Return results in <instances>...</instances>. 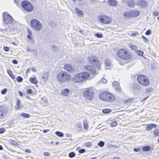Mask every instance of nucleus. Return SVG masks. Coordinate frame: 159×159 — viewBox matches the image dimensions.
Returning a JSON list of instances; mask_svg holds the SVG:
<instances>
[{
    "mask_svg": "<svg viewBox=\"0 0 159 159\" xmlns=\"http://www.w3.org/2000/svg\"><path fill=\"white\" fill-rule=\"evenodd\" d=\"M117 56L120 59L118 61L119 63L123 65L129 62L132 58L131 53L126 49L122 48L119 49L116 52Z\"/></svg>",
    "mask_w": 159,
    "mask_h": 159,
    "instance_id": "obj_1",
    "label": "nucleus"
},
{
    "mask_svg": "<svg viewBox=\"0 0 159 159\" xmlns=\"http://www.w3.org/2000/svg\"><path fill=\"white\" fill-rule=\"evenodd\" d=\"M88 61L89 64H91L94 67L91 66H87L86 67V69L91 74L94 75L95 73L94 68H96L98 69H99L100 64L98 61V58L94 56H92L89 57Z\"/></svg>",
    "mask_w": 159,
    "mask_h": 159,
    "instance_id": "obj_2",
    "label": "nucleus"
},
{
    "mask_svg": "<svg viewBox=\"0 0 159 159\" xmlns=\"http://www.w3.org/2000/svg\"><path fill=\"white\" fill-rule=\"evenodd\" d=\"M70 79V75L66 71H61L57 75V80L61 83L68 81Z\"/></svg>",
    "mask_w": 159,
    "mask_h": 159,
    "instance_id": "obj_3",
    "label": "nucleus"
},
{
    "mask_svg": "<svg viewBox=\"0 0 159 159\" xmlns=\"http://www.w3.org/2000/svg\"><path fill=\"white\" fill-rule=\"evenodd\" d=\"M83 96L87 101H91L94 97V91L93 89L89 88L84 89L83 91Z\"/></svg>",
    "mask_w": 159,
    "mask_h": 159,
    "instance_id": "obj_4",
    "label": "nucleus"
},
{
    "mask_svg": "<svg viewBox=\"0 0 159 159\" xmlns=\"http://www.w3.org/2000/svg\"><path fill=\"white\" fill-rule=\"evenodd\" d=\"M30 25L32 29L36 31L41 30L42 26L41 23L38 20L33 19L30 21Z\"/></svg>",
    "mask_w": 159,
    "mask_h": 159,
    "instance_id": "obj_5",
    "label": "nucleus"
},
{
    "mask_svg": "<svg viewBox=\"0 0 159 159\" xmlns=\"http://www.w3.org/2000/svg\"><path fill=\"white\" fill-rule=\"evenodd\" d=\"M3 22L6 25L13 24L15 20L12 16L8 13L4 12L2 14Z\"/></svg>",
    "mask_w": 159,
    "mask_h": 159,
    "instance_id": "obj_6",
    "label": "nucleus"
},
{
    "mask_svg": "<svg viewBox=\"0 0 159 159\" xmlns=\"http://www.w3.org/2000/svg\"><path fill=\"white\" fill-rule=\"evenodd\" d=\"M138 82L144 86H147L149 84V81L148 77L144 75H139L137 76Z\"/></svg>",
    "mask_w": 159,
    "mask_h": 159,
    "instance_id": "obj_7",
    "label": "nucleus"
},
{
    "mask_svg": "<svg viewBox=\"0 0 159 159\" xmlns=\"http://www.w3.org/2000/svg\"><path fill=\"white\" fill-rule=\"evenodd\" d=\"M21 7L26 11L28 12L32 11L33 9L32 5L28 1H23L21 4Z\"/></svg>",
    "mask_w": 159,
    "mask_h": 159,
    "instance_id": "obj_8",
    "label": "nucleus"
},
{
    "mask_svg": "<svg viewBox=\"0 0 159 159\" xmlns=\"http://www.w3.org/2000/svg\"><path fill=\"white\" fill-rule=\"evenodd\" d=\"M98 20L101 23L105 24H109L111 21V18L109 17L106 16H99Z\"/></svg>",
    "mask_w": 159,
    "mask_h": 159,
    "instance_id": "obj_9",
    "label": "nucleus"
},
{
    "mask_svg": "<svg viewBox=\"0 0 159 159\" xmlns=\"http://www.w3.org/2000/svg\"><path fill=\"white\" fill-rule=\"evenodd\" d=\"M72 80L75 83H79L83 81L80 73L75 74L72 78Z\"/></svg>",
    "mask_w": 159,
    "mask_h": 159,
    "instance_id": "obj_10",
    "label": "nucleus"
},
{
    "mask_svg": "<svg viewBox=\"0 0 159 159\" xmlns=\"http://www.w3.org/2000/svg\"><path fill=\"white\" fill-rule=\"evenodd\" d=\"M64 69L67 71L72 73L74 70V68L70 64H66L64 65Z\"/></svg>",
    "mask_w": 159,
    "mask_h": 159,
    "instance_id": "obj_11",
    "label": "nucleus"
},
{
    "mask_svg": "<svg viewBox=\"0 0 159 159\" xmlns=\"http://www.w3.org/2000/svg\"><path fill=\"white\" fill-rule=\"evenodd\" d=\"M106 96L105 100L106 101L111 102L115 100V98L113 95L108 92H107V94Z\"/></svg>",
    "mask_w": 159,
    "mask_h": 159,
    "instance_id": "obj_12",
    "label": "nucleus"
},
{
    "mask_svg": "<svg viewBox=\"0 0 159 159\" xmlns=\"http://www.w3.org/2000/svg\"><path fill=\"white\" fill-rule=\"evenodd\" d=\"M136 4L141 7H144L147 6L148 3L146 1L141 0L138 1L136 2Z\"/></svg>",
    "mask_w": 159,
    "mask_h": 159,
    "instance_id": "obj_13",
    "label": "nucleus"
},
{
    "mask_svg": "<svg viewBox=\"0 0 159 159\" xmlns=\"http://www.w3.org/2000/svg\"><path fill=\"white\" fill-rule=\"evenodd\" d=\"M112 86L117 91L120 92L121 90L120 87L118 82L116 81L113 82L112 83Z\"/></svg>",
    "mask_w": 159,
    "mask_h": 159,
    "instance_id": "obj_14",
    "label": "nucleus"
},
{
    "mask_svg": "<svg viewBox=\"0 0 159 159\" xmlns=\"http://www.w3.org/2000/svg\"><path fill=\"white\" fill-rule=\"evenodd\" d=\"M80 73L83 81L88 78L89 76V74L86 72H84Z\"/></svg>",
    "mask_w": 159,
    "mask_h": 159,
    "instance_id": "obj_15",
    "label": "nucleus"
},
{
    "mask_svg": "<svg viewBox=\"0 0 159 159\" xmlns=\"http://www.w3.org/2000/svg\"><path fill=\"white\" fill-rule=\"evenodd\" d=\"M131 16L132 17H135L139 16L140 14V12L135 10H131Z\"/></svg>",
    "mask_w": 159,
    "mask_h": 159,
    "instance_id": "obj_16",
    "label": "nucleus"
},
{
    "mask_svg": "<svg viewBox=\"0 0 159 159\" xmlns=\"http://www.w3.org/2000/svg\"><path fill=\"white\" fill-rule=\"evenodd\" d=\"M107 94V92H101L99 94V97L101 100L105 101Z\"/></svg>",
    "mask_w": 159,
    "mask_h": 159,
    "instance_id": "obj_17",
    "label": "nucleus"
},
{
    "mask_svg": "<svg viewBox=\"0 0 159 159\" xmlns=\"http://www.w3.org/2000/svg\"><path fill=\"white\" fill-rule=\"evenodd\" d=\"M123 15L125 19H128L132 17L131 11L124 12H123Z\"/></svg>",
    "mask_w": 159,
    "mask_h": 159,
    "instance_id": "obj_18",
    "label": "nucleus"
},
{
    "mask_svg": "<svg viewBox=\"0 0 159 159\" xmlns=\"http://www.w3.org/2000/svg\"><path fill=\"white\" fill-rule=\"evenodd\" d=\"M75 13L77 14L78 16H83V13L82 11L77 7H75Z\"/></svg>",
    "mask_w": 159,
    "mask_h": 159,
    "instance_id": "obj_19",
    "label": "nucleus"
},
{
    "mask_svg": "<svg viewBox=\"0 0 159 159\" xmlns=\"http://www.w3.org/2000/svg\"><path fill=\"white\" fill-rule=\"evenodd\" d=\"M157 127V125L155 124H149L146 127V130H150L152 129V128H156Z\"/></svg>",
    "mask_w": 159,
    "mask_h": 159,
    "instance_id": "obj_20",
    "label": "nucleus"
},
{
    "mask_svg": "<svg viewBox=\"0 0 159 159\" xmlns=\"http://www.w3.org/2000/svg\"><path fill=\"white\" fill-rule=\"evenodd\" d=\"M105 64L106 66V69H109L111 66V62L110 60L109 59H106L105 62Z\"/></svg>",
    "mask_w": 159,
    "mask_h": 159,
    "instance_id": "obj_21",
    "label": "nucleus"
},
{
    "mask_svg": "<svg viewBox=\"0 0 159 159\" xmlns=\"http://www.w3.org/2000/svg\"><path fill=\"white\" fill-rule=\"evenodd\" d=\"M127 6L129 7H133L135 5L133 0H129L127 2Z\"/></svg>",
    "mask_w": 159,
    "mask_h": 159,
    "instance_id": "obj_22",
    "label": "nucleus"
},
{
    "mask_svg": "<svg viewBox=\"0 0 159 159\" xmlns=\"http://www.w3.org/2000/svg\"><path fill=\"white\" fill-rule=\"evenodd\" d=\"M48 73L45 72L42 74V79L44 82L48 80Z\"/></svg>",
    "mask_w": 159,
    "mask_h": 159,
    "instance_id": "obj_23",
    "label": "nucleus"
},
{
    "mask_svg": "<svg viewBox=\"0 0 159 159\" xmlns=\"http://www.w3.org/2000/svg\"><path fill=\"white\" fill-rule=\"evenodd\" d=\"M108 3L110 6H116L117 4V2L116 0H109Z\"/></svg>",
    "mask_w": 159,
    "mask_h": 159,
    "instance_id": "obj_24",
    "label": "nucleus"
},
{
    "mask_svg": "<svg viewBox=\"0 0 159 159\" xmlns=\"http://www.w3.org/2000/svg\"><path fill=\"white\" fill-rule=\"evenodd\" d=\"M70 90L69 89H64L62 90L61 92L62 94V95L65 96H67L68 94L69 93Z\"/></svg>",
    "mask_w": 159,
    "mask_h": 159,
    "instance_id": "obj_25",
    "label": "nucleus"
},
{
    "mask_svg": "<svg viewBox=\"0 0 159 159\" xmlns=\"http://www.w3.org/2000/svg\"><path fill=\"white\" fill-rule=\"evenodd\" d=\"M29 81L30 82L34 84H36L37 83V81L35 77L31 78L30 77L29 78Z\"/></svg>",
    "mask_w": 159,
    "mask_h": 159,
    "instance_id": "obj_26",
    "label": "nucleus"
},
{
    "mask_svg": "<svg viewBox=\"0 0 159 159\" xmlns=\"http://www.w3.org/2000/svg\"><path fill=\"white\" fill-rule=\"evenodd\" d=\"M27 37L28 39L31 40V36L32 35V33L30 31L29 29H27Z\"/></svg>",
    "mask_w": 159,
    "mask_h": 159,
    "instance_id": "obj_27",
    "label": "nucleus"
},
{
    "mask_svg": "<svg viewBox=\"0 0 159 159\" xmlns=\"http://www.w3.org/2000/svg\"><path fill=\"white\" fill-rule=\"evenodd\" d=\"M83 127L84 129H87L88 127V125L87 121L86 120H84L83 121Z\"/></svg>",
    "mask_w": 159,
    "mask_h": 159,
    "instance_id": "obj_28",
    "label": "nucleus"
},
{
    "mask_svg": "<svg viewBox=\"0 0 159 159\" xmlns=\"http://www.w3.org/2000/svg\"><path fill=\"white\" fill-rule=\"evenodd\" d=\"M7 71L8 74L12 79H14L15 78V76L12 74L11 71L10 70H7Z\"/></svg>",
    "mask_w": 159,
    "mask_h": 159,
    "instance_id": "obj_29",
    "label": "nucleus"
},
{
    "mask_svg": "<svg viewBox=\"0 0 159 159\" xmlns=\"http://www.w3.org/2000/svg\"><path fill=\"white\" fill-rule=\"evenodd\" d=\"M5 112H3L2 109H0V118H3L5 116Z\"/></svg>",
    "mask_w": 159,
    "mask_h": 159,
    "instance_id": "obj_30",
    "label": "nucleus"
},
{
    "mask_svg": "<svg viewBox=\"0 0 159 159\" xmlns=\"http://www.w3.org/2000/svg\"><path fill=\"white\" fill-rule=\"evenodd\" d=\"M20 116H21L25 118H28L30 117V116L29 115L25 113H21L20 114Z\"/></svg>",
    "mask_w": 159,
    "mask_h": 159,
    "instance_id": "obj_31",
    "label": "nucleus"
},
{
    "mask_svg": "<svg viewBox=\"0 0 159 159\" xmlns=\"http://www.w3.org/2000/svg\"><path fill=\"white\" fill-rule=\"evenodd\" d=\"M150 147L148 146H144L142 148L143 150L144 151H148L150 150Z\"/></svg>",
    "mask_w": 159,
    "mask_h": 159,
    "instance_id": "obj_32",
    "label": "nucleus"
},
{
    "mask_svg": "<svg viewBox=\"0 0 159 159\" xmlns=\"http://www.w3.org/2000/svg\"><path fill=\"white\" fill-rule=\"evenodd\" d=\"M55 134L57 136L60 137H62L63 136V134L60 131H56L55 132Z\"/></svg>",
    "mask_w": 159,
    "mask_h": 159,
    "instance_id": "obj_33",
    "label": "nucleus"
},
{
    "mask_svg": "<svg viewBox=\"0 0 159 159\" xmlns=\"http://www.w3.org/2000/svg\"><path fill=\"white\" fill-rule=\"evenodd\" d=\"M102 113L105 114L108 113L111 111V110L109 109H106L102 110Z\"/></svg>",
    "mask_w": 159,
    "mask_h": 159,
    "instance_id": "obj_34",
    "label": "nucleus"
},
{
    "mask_svg": "<svg viewBox=\"0 0 159 159\" xmlns=\"http://www.w3.org/2000/svg\"><path fill=\"white\" fill-rule=\"evenodd\" d=\"M94 36L98 38H102V33H96L94 34Z\"/></svg>",
    "mask_w": 159,
    "mask_h": 159,
    "instance_id": "obj_35",
    "label": "nucleus"
},
{
    "mask_svg": "<svg viewBox=\"0 0 159 159\" xmlns=\"http://www.w3.org/2000/svg\"><path fill=\"white\" fill-rule=\"evenodd\" d=\"M75 154L74 152H71L69 153L68 156L70 158H72L75 157Z\"/></svg>",
    "mask_w": 159,
    "mask_h": 159,
    "instance_id": "obj_36",
    "label": "nucleus"
},
{
    "mask_svg": "<svg viewBox=\"0 0 159 159\" xmlns=\"http://www.w3.org/2000/svg\"><path fill=\"white\" fill-rule=\"evenodd\" d=\"M154 134L156 136H159V130L158 129H156L154 131Z\"/></svg>",
    "mask_w": 159,
    "mask_h": 159,
    "instance_id": "obj_37",
    "label": "nucleus"
},
{
    "mask_svg": "<svg viewBox=\"0 0 159 159\" xmlns=\"http://www.w3.org/2000/svg\"><path fill=\"white\" fill-rule=\"evenodd\" d=\"M134 98H129L127 100H125L124 101V102L125 103H127L128 102H131L134 100Z\"/></svg>",
    "mask_w": 159,
    "mask_h": 159,
    "instance_id": "obj_38",
    "label": "nucleus"
},
{
    "mask_svg": "<svg viewBox=\"0 0 159 159\" xmlns=\"http://www.w3.org/2000/svg\"><path fill=\"white\" fill-rule=\"evenodd\" d=\"M10 143L11 145L15 146H17L19 145V143L13 140H11L10 141Z\"/></svg>",
    "mask_w": 159,
    "mask_h": 159,
    "instance_id": "obj_39",
    "label": "nucleus"
},
{
    "mask_svg": "<svg viewBox=\"0 0 159 159\" xmlns=\"http://www.w3.org/2000/svg\"><path fill=\"white\" fill-rule=\"evenodd\" d=\"M136 53L140 56H143V52L141 50H137L136 51Z\"/></svg>",
    "mask_w": 159,
    "mask_h": 159,
    "instance_id": "obj_40",
    "label": "nucleus"
},
{
    "mask_svg": "<svg viewBox=\"0 0 159 159\" xmlns=\"http://www.w3.org/2000/svg\"><path fill=\"white\" fill-rule=\"evenodd\" d=\"M117 124L116 121H114L112 122L111 124V127H114L116 126Z\"/></svg>",
    "mask_w": 159,
    "mask_h": 159,
    "instance_id": "obj_41",
    "label": "nucleus"
},
{
    "mask_svg": "<svg viewBox=\"0 0 159 159\" xmlns=\"http://www.w3.org/2000/svg\"><path fill=\"white\" fill-rule=\"evenodd\" d=\"M104 142L102 141H100L98 144V146L100 147H102L104 145Z\"/></svg>",
    "mask_w": 159,
    "mask_h": 159,
    "instance_id": "obj_42",
    "label": "nucleus"
},
{
    "mask_svg": "<svg viewBox=\"0 0 159 159\" xmlns=\"http://www.w3.org/2000/svg\"><path fill=\"white\" fill-rule=\"evenodd\" d=\"M23 80L22 77L20 76H18L16 78V80L18 82H21Z\"/></svg>",
    "mask_w": 159,
    "mask_h": 159,
    "instance_id": "obj_43",
    "label": "nucleus"
},
{
    "mask_svg": "<svg viewBox=\"0 0 159 159\" xmlns=\"http://www.w3.org/2000/svg\"><path fill=\"white\" fill-rule=\"evenodd\" d=\"M142 37L143 39L144 40V42L145 43H147V42H149V40L144 36L143 35H142Z\"/></svg>",
    "mask_w": 159,
    "mask_h": 159,
    "instance_id": "obj_44",
    "label": "nucleus"
},
{
    "mask_svg": "<svg viewBox=\"0 0 159 159\" xmlns=\"http://www.w3.org/2000/svg\"><path fill=\"white\" fill-rule=\"evenodd\" d=\"M152 88L151 87L149 88L146 90V92L147 93H150L152 91Z\"/></svg>",
    "mask_w": 159,
    "mask_h": 159,
    "instance_id": "obj_45",
    "label": "nucleus"
},
{
    "mask_svg": "<svg viewBox=\"0 0 159 159\" xmlns=\"http://www.w3.org/2000/svg\"><path fill=\"white\" fill-rule=\"evenodd\" d=\"M130 47L131 48L132 50H135L136 48V47L135 46L132 44H130Z\"/></svg>",
    "mask_w": 159,
    "mask_h": 159,
    "instance_id": "obj_46",
    "label": "nucleus"
},
{
    "mask_svg": "<svg viewBox=\"0 0 159 159\" xmlns=\"http://www.w3.org/2000/svg\"><path fill=\"white\" fill-rule=\"evenodd\" d=\"M33 92V91L31 89H28L26 90V93L27 94H30Z\"/></svg>",
    "mask_w": 159,
    "mask_h": 159,
    "instance_id": "obj_47",
    "label": "nucleus"
},
{
    "mask_svg": "<svg viewBox=\"0 0 159 159\" xmlns=\"http://www.w3.org/2000/svg\"><path fill=\"white\" fill-rule=\"evenodd\" d=\"M7 89L5 88L1 91V94H5L7 92Z\"/></svg>",
    "mask_w": 159,
    "mask_h": 159,
    "instance_id": "obj_48",
    "label": "nucleus"
},
{
    "mask_svg": "<svg viewBox=\"0 0 159 159\" xmlns=\"http://www.w3.org/2000/svg\"><path fill=\"white\" fill-rule=\"evenodd\" d=\"M153 14L154 16H157L159 14V12L157 11H154L153 12Z\"/></svg>",
    "mask_w": 159,
    "mask_h": 159,
    "instance_id": "obj_49",
    "label": "nucleus"
},
{
    "mask_svg": "<svg viewBox=\"0 0 159 159\" xmlns=\"http://www.w3.org/2000/svg\"><path fill=\"white\" fill-rule=\"evenodd\" d=\"M141 150V149L139 148H135L134 149V151L135 152H138Z\"/></svg>",
    "mask_w": 159,
    "mask_h": 159,
    "instance_id": "obj_50",
    "label": "nucleus"
},
{
    "mask_svg": "<svg viewBox=\"0 0 159 159\" xmlns=\"http://www.w3.org/2000/svg\"><path fill=\"white\" fill-rule=\"evenodd\" d=\"M101 81L102 83H106L107 82V81L105 78H102L101 80Z\"/></svg>",
    "mask_w": 159,
    "mask_h": 159,
    "instance_id": "obj_51",
    "label": "nucleus"
},
{
    "mask_svg": "<svg viewBox=\"0 0 159 159\" xmlns=\"http://www.w3.org/2000/svg\"><path fill=\"white\" fill-rule=\"evenodd\" d=\"M151 31L150 30H148L146 32L145 34L146 35H148L151 34Z\"/></svg>",
    "mask_w": 159,
    "mask_h": 159,
    "instance_id": "obj_52",
    "label": "nucleus"
},
{
    "mask_svg": "<svg viewBox=\"0 0 159 159\" xmlns=\"http://www.w3.org/2000/svg\"><path fill=\"white\" fill-rule=\"evenodd\" d=\"M43 154L44 156H46V157L49 156L50 155L49 152H44Z\"/></svg>",
    "mask_w": 159,
    "mask_h": 159,
    "instance_id": "obj_53",
    "label": "nucleus"
},
{
    "mask_svg": "<svg viewBox=\"0 0 159 159\" xmlns=\"http://www.w3.org/2000/svg\"><path fill=\"white\" fill-rule=\"evenodd\" d=\"M4 50L6 52H7L9 50V48L7 46H4L3 48Z\"/></svg>",
    "mask_w": 159,
    "mask_h": 159,
    "instance_id": "obj_54",
    "label": "nucleus"
},
{
    "mask_svg": "<svg viewBox=\"0 0 159 159\" xmlns=\"http://www.w3.org/2000/svg\"><path fill=\"white\" fill-rule=\"evenodd\" d=\"M85 150L84 149L82 148V149H80L79 151V153H83L84 152H85Z\"/></svg>",
    "mask_w": 159,
    "mask_h": 159,
    "instance_id": "obj_55",
    "label": "nucleus"
},
{
    "mask_svg": "<svg viewBox=\"0 0 159 159\" xmlns=\"http://www.w3.org/2000/svg\"><path fill=\"white\" fill-rule=\"evenodd\" d=\"M20 100L19 99H18L17 100V102H16V105H17V106L18 107V108H19L20 107Z\"/></svg>",
    "mask_w": 159,
    "mask_h": 159,
    "instance_id": "obj_56",
    "label": "nucleus"
},
{
    "mask_svg": "<svg viewBox=\"0 0 159 159\" xmlns=\"http://www.w3.org/2000/svg\"><path fill=\"white\" fill-rule=\"evenodd\" d=\"M85 145L87 147H90L91 146V144L89 142H87L85 143Z\"/></svg>",
    "mask_w": 159,
    "mask_h": 159,
    "instance_id": "obj_57",
    "label": "nucleus"
},
{
    "mask_svg": "<svg viewBox=\"0 0 159 159\" xmlns=\"http://www.w3.org/2000/svg\"><path fill=\"white\" fill-rule=\"evenodd\" d=\"M26 50L27 51L29 52H30L31 51H34V50H32L31 48H29V47H27L26 48Z\"/></svg>",
    "mask_w": 159,
    "mask_h": 159,
    "instance_id": "obj_58",
    "label": "nucleus"
},
{
    "mask_svg": "<svg viewBox=\"0 0 159 159\" xmlns=\"http://www.w3.org/2000/svg\"><path fill=\"white\" fill-rule=\"evenodd\" d=\"M5 129L4 128H1L0 129V134H2L4 132Z\"/></svg>",
    "mask_w": 159,
    "mask_h": 159,
    "instance_id": "obj_59",
    "label": "nucleus"
},
{
    "mask_svg": "<svg viewBox=\"0 0 159 159\" xmlns=\"http://www.w3.org/2000/svg\"><path fill=\"white\" fill-rule=\"evenodd\" d=\"M25 152L28 153H30L31 152L30 150L29 149H25Z\"/></svg>",
    "mask_w": 159,
    "mask_h": 159,
    "instance_id": "obj_60",
    "label": "nucleus"
},
{
    "mask_svg": "<svg viewBox=\"0 0 159 159\" xmlns=\"http://www.w3.org/2000/svg\"><path fill=\"white\" fill-rule=\"evenodd\" d=\"M12 63L15 64H16L18 63V61L16 60H13L12 61Z\"/></svg>",
    "mask_w": 159,
    "mask_h": 159,
    "instance_id": "obj_61",
    "label": "nucleus"
},
{
    "mask_svg": "<svg viewBox=\"0 0 159 159\" xmlns=\"http://www.w3.org/2000/svg\"><path fill=\"white\" fill-rule=\"evenodd\" d=\"M77 126L79 128H80L82 127V126L81 124L80 123H78L77 124Z\"/></svg>",
    "mask_w": 159,
    "mask_h": 159,
    "instance_id": "obj_62",
    "label": "nucleus"
},
{
    "mask_svg": "<svg viewBox=\"0 0 159 159\" xmlns=\"http://www.w3.org/2000/svg\"><path fill=\"white\" fill-rule=\"evenodd\" d=\"M18 93L19 95L20 96L22 97L23 96V94L20 91H19Z\"/></svg>",
    "mask_w": 159,
    "mask_h": 159,
    "instance_id": "obj_63",
    "label": "nucleus"
},
{
    "mask_svg": "<svg viewBox=\"0 0 159 159\" xmlns=\"http://www.w3.org/2000/svg\"><path fill=\"white\" fill-rule=\"evenodd\" d=\"M49 130L48 129H44V130H43V132L44 133H47V132L48 131H49Z\"/></svg>",
    "mask_w": 159,
    "mask_h": 159,
    "instance_id": "obj_64",
    "label": "nucleus"
}]
</instances>
